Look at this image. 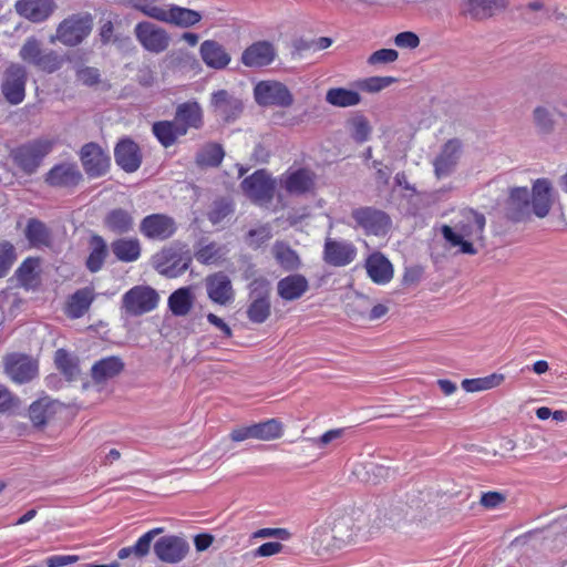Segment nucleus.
<instances>
[{
    "label": "nucleus",
    "instance_id": "680f3d73",
    "mask_svg": "<svg viewBox=\"0 0 567 567\" xmlns=\"http://www.w3.org/2000/svg\"><path fill=\"white\" fill-rule=\"evenodd\" d=\"M17 259L16 248L8 240L0 241V278L8 275Z\"/></svg>",
    "mask_w": 567,
    "mask_h": 567
},
{
    "label": "nucleus",
    "instance_id": "6ab92c4d",
    "mask_svg": "<svg viewBox=\"0 0 567 567\" xmlns=\"http://www.w3.org/2000/svg\"><path fill=\"white\" fill-rule=\"evenodd\" d=\"M177 230L176 221L166 214H151L140 224L141 234L151 240H166Z\"/></svg>",
    "mask_w": 567,
    "mask_h": 567
},
{
    "label": "nucleus",
    "instance_id": "a18cd8bd",
    "mask_svg": "<svg viewBox=\"0 0 567 567\" xmlns=\"http://www.w3.org/2000/svg\"><path fill=\"white\" fill-rule=\"evenodd\" d=\"M225 156L224 148L218 143L204 144L195 156V163L199 167H218Z\"/></svg>",
    "mask_w": 567,
    "mask_h": 567
},
{
    "label": "nucleus",
    "instance_id": "423d86ee",
    "mask_svg": "<svg viewBox=\"0 0 567 567\" xmlns=\"http://www.w3.org/2000/svg\"><path fill=\"white\" fill-rule=\"evenodd\" d=\"M247 318L252 323H264L271 315V284L265 277H257L248 285Z\"/></svg>",
    "mask_w": 567,
    "mask_h": 567
},
{
    "label": "nucleus",
    "instance_id": "39448f33",
    "mask_svg": "<svg viewBox=\"0 0 567 567\" xmlns=\"http://www.w3.org/2000/svg\"><path fill=\"white\" fill-rule=\"evenodd\" d=\"M93 24L94 18L90 12L72 13L58 24L51 42L59 41L65 47H76L91 34Z\"/></svg>",
    "mask_w": 567,
    "mask_h": 567
},
{
    "label": "nucleus",
    "instance_id": "473e14b6",
    "mask_svg": "<svg viewBox=\"0 0 567 567\" xmlns=\"http://www.w3.org/2000/svg\"><path fill=\"white\" fill-rule=\"evenodd\" d=\"M200 20V12L176 4H171L167 9L164 8L159 19L161 22L171 23L179 28H190Z\"/></svg>",
    "mask_w": 567,
    "mask_h": 567
},
{
    "label": "nucleus",
    "instance_id": "f257e3e1",
    "mask_svg": "<svg viewBox=\"0 0 567 567\" xmlns=\"http://www.w3.org/2000/svg\"><path fill=\"white\" fill-rule=\"evenodd\" d=\"M485 226L484 214L472 208H464L460 212L453 226L443 225L441 233L451 247H458V252L473 256L478 252L475 245L485 246Z\"/></svg>",
    "mask_w": 567,
    "mask_h": 567
},
{
    "label": "nucleus",
    "instance_id": "338daca9",
    "mask_svg": "<svg viewBox=\"0 0 567 567\" xmlns=\"http://www.w3.org/2000/svg\"><path fill=\"white\" fill-rule=\"evenodd\" d=\"M20 406V399L0 383V414L11 413Z\"/></svg>",
    "mask_w": 567,
    "mask_h": 567
},
{
    "label": "nucleus",
    "instance_id": "3c124183",
    "mask_svg": "<svg viewBox=\"0 0 567 567\" xmlns=\"http://www.w3.org/2000/svg\"><path fill=\"white\" fill-rule=\"evenodd\" d=\"M39 260L35 258H27L16 270V277L19 284L25 289H34L39 285V275L37 268Z\"/></svg>",
    "mask_w": 567,
    "mask_h": 567
},
{
    "label": "nucleus",
    "instance_id": "bb28decb",
    "mask_svg": "<svg viewBox=\"0 0 567 567\" xmlns=\"http://www.w3.org/2000/svg\"><path fill=\"white\" fill-rule=\"evenodd\" d=\"M276 58V49L268 41H257L246 48L241 54V63L248 68L269 65Z\"/></svg>",
    "mask_w": 567,
    "mask_h": 567
},
{
    "label": "nucleus",
    "instance_id": "e433bc0d",
    "mask_svg": "<svg viewBox=\"0 0 567 567\" xmlns=\"http://www.w3.org/2000/svg\"><path fill=\"white\" fill-rule=\"evenodd\" d=\"M152 133L165 148L173 146L179 137L186 135L184 126H179L175 120L153 123Z\"/></svg>",
    "mask_w": 567,
    "mask_h": 567
},
{
    "label": "nucleus",
    "instance_id": "58836bf2",
    "mask_svg": "<svg viewBox=\"0 0 567 567\" xmlns=\"http://www.w3.org/2000/svg\"><path fill=\"white\" fill-rule=\"evenodd\" d=\"M311 547L318 555L330 553L334 548H340L330 529L329 520L324 524L315 526L310 532Z\"/></svg>",
    "mask_w": 567,
    "mask_h": 567
},
{
    "label": "nucleus",
    "instance_id": "a878e982",
    "mask_svg": "<svg viewBox=\"0 0 567 567\" xmlns=\"http://www.w3.org/2000/svg\"><path fill=\"white\" fill-rule=\"evenodd\" d=\"M507 217L513 221L530 218V192L527 187H513L506 202Z\"/></svg>",
    "mask_w": 567,
    "mask_h": 567
},
{
    "label": "nucleus",
    "instance_id": "f03ea898",
    "mask_svg": "<svg viewBox=\"0 0 567 567\" xmlns=\"http://www.w3.org/2000/svg\"><path fill=\"white\" fill-rule=\"evenodd\" d=\"M371 513L362 508L336 511L329 517L330 529L339 546L365 539L372 534L370 526Z\"/></svg>",
    "mask_w": 567,
    "mask_h": 567
},
{
    "label": "nucleus",
    "instance_id": "412c9836",
    "mask_svg": "<svg viewBox=\"0 0 567 567\" xmlns=\"http://www.w3.org/2000/svg\"><path fill=\"white\" fill-rule=\"evenodd\" d=\"M80 159L90 177L104 175L110 167V156L96 143H86L81 147Z\"/></svg>",
    "mask_w": 567,
    "mask_h": 567
},
{
    "label": "nucleus",
    "instance_id": "4c0bfd02",
    "mask_svg": "<svg viewBox=\"0 0 567 567\" xmlns=\"http://www.w3.org/2000/svg\"><path fill=\"white\" fill-rule=\"evenodd\" d=\"M103 225L111 233L122 236L134 229V217L123 208H114L105 215Z\"/></svg>",
    "mask_w": 567,
    "mask_h": 567
},
{
    "label": "nucleus",
    "instance_id": "c03bdc74",
    "mask_svg": "<svg viewBox=\"0 0 567 567\" xmlns=\"http://www.w3.org/2000/svg\"><path fill=\"white\" fill-rule=\"evenodd\" d=\"M195 297L190 287H182L176 289L168 297V308L174 316L184 317L189 313L193 308Z\"/></svg>",
    "mask_w": 567,
    "mask_h": 567
},
{
    "label": "nucleus",
    "instance_id": "aec40b11",
    "mask_svg": "<svg viewBox=\"0 0 567 567\" xmlns=\"http://www.w3.org/2000/svg\"><path fill=\"white\" fill-rule=\"evenodd\" d=\"M351 216L367 234L379 236L385 235L389 230L390 218L382 210L372 207H360L352 210Z\"/></svg>",
    "mask_w": 567,
    "mask_h": 567
},
{
    "label": "nucleus",
    "instance_id": "e2e57ef3",
    "mask_svg": "<svg viewBox=\"0 0 567 567\" xmlns=\"http://www.w3.org/2000/svg\"><path fill=\"white\" fill-rule=\"evenodd\" d=\"M395 82L396 79L392 76H371L358 81L357 85L362 91L377 93Z\"/></svg>",
    "mask_w": 567,
    "mask_h": 567
},
{
    "label": "nucleus",
    "instance_id": "2f4dec72",
    "mask_svg": "<svg viewBox=\"0 0 567 567\" xmlns=\"http://www.w3.org/2000/svg\"><path fill=\"white\" fill-rule=\"evenodd\" d=\"M309 290V281L301 274H292L277 282V293L285 301L300 299Z\"/></svg>",
    "mask_w": 567,
    "mask_h": 567
},
{
    "label": "nucleus",
    "instance_id": "4be33fe9",
    "mask_svg": "<svg viewBox=\"0 0 567 567\" xmlns=\"http://www.w3.org/2000/svg\"><path fill=\"white\" fill-rule=\"evenodd\" d=\"M55 0H17L16 12L32 23H42L50 19L56 11Z\"/></svg>",
    "mask_w": 567,
    "mask_h": 567
},
{
    "label": "nucleus",
    "instance_id": "5701e85b",
    "mask_svg": "<svg viewBox=\"0 0 567 567\" xmlns=\"http://www.w3.org/2000/svg\"><path fill=\"white\" fill-rule=\"evenodd\" d=\"M357 257L355 246L346 240H336L327 237L323 247V260L333 267H344Z\"/></svg>",
    "mask_w": 567,
    "mask_h": 567
},
{
    "label": "nucleus",
    "instance_id": "a211bd4d",
    "mask_svg": "<svg viewBox=\"0 0 567 567\" xmlns=\"http://www.w3.org/2000/svg\"><path fill=\"white\" fill-rule=\"evenodd\" d=\"M156 557L166 564L182 561L189 551L188 542L177 535H166L158 538L153 545Z\"/></svg>",
    "mask_w": 567,
    "mask_h": 567
},
{
    "label": "nucleus",
    "instance_id": "37998d69",
    "mask_svg": "<svg viewBox=\"0 0 567 567\" xmlns=\"http://www.w3.org/2000/svg\"><path fill=\"white\" fill-rule=\"evenodd\" d=\"M558 111L555 107L538 105L533 110V123L542 135H549L555 131Z\"/></svg>",
    "mask_w": 567,
    "mask_h": 567
},
{
    "label": "nucleus",
    "instance_id": "0eeeda50",
    "mask_svg": "<svg viewBox=\"0 0 567 567\" xmlns=\"http://www.w3.org/2000/svg\"><path fill=\"white\" fill-rule=\"evenodd\" d=\"M19 56L25 63L45 73L56 72L64 63L62 55L54 50H43L41 41L34 37H29L24 41Z\"/></svg>",
    "mask_w": 567,
    "mask_h": 567
},
{
    "label": "nucleus",
    "instance_id": "5fc2aeb1",
    "mask_svg": "<svg viewBox=\"0 0 567 567\" xmlns=\"http://www.w3.org/2000/svg\"><path fill=\"white\" fill-rule=\"evenodd\" d=\"M54 402L49 398L33 402L29 408V417L34 426H43L52 417Z\"/></svg>",
    "mask_w": 567,
    "mask_h": 567
},
{
    "label": "nucleus",
    "instance_id": "6e6552de",
    "mask_svg": "<svg viewBox=\"0 0 567 567\" xmlns=\"http://www.w3.org/2000/svg\"><path fill=\"white\" fill-rule=\"evenodd\" d=\"M159 301L158 292L150 286H135L122 297V309L131 317L153 311Z\"/></svg>",
    "mask_w": 567,
    "mask_h": 567
},
{
    "label": "nucleus",
    "instance_id": "f3484780",
    "mask_svg": "<svg viewBox=\"0 0 567 567\" xmlns=\"http://www.w3.org/2000/svg\"><path fill=\"white\" fill-rule=\"evenodd\" d=\"M3 365L6 374L18 384L30 382L38 374V363L25 354H7Z\"/></svg>",
    "mask_w": 567,
    "mask_h": 567
},
{
    "label": "nucleus",
    "instance_id": "49530a36",
    "mask_svg": "<svg viewBox=\"0 0 567 567\" xmlns=\"http://www.w3.org/2000/svg\"><path fill=\"white\" fill-rule=\"evenodd\" d=\"M90 247L91 251L85 265L91 272H97L102 269L109 255L107 245L102 236L93 235L90 240Z\"/></svg>",
    "mask_w": 567,
    "mask_h": 567
},
{
    "label": "nucleus",
    "instance_id": "052dcab7",
    "mask_svg": "<svg viewBox=\"0 0 567 567\" xmlns=\"http://www.w3.org/2000/svg\"><path fill=\"white\" fill-rule=\"evenodd\" d=\"M272 237V230L269 225H262L258 228L250 229L245 238L246 244L251 249H258Z\"/></svg>",
    "mask_w": 567,
    "mask_h": 567
},
{
    "label": "nucleus",
    "instance_id": "c85d7f7f",
    "mask_svg": "<svg viewBox=\"0 0 567 567\" xmlns=\"http://www.w3.org/2000/svg\"><path fill=\"white\" fill-rule=\"evenodd\" d=\"M281 186L290 195H303L315 187V175L307 168L287 172L280 179Z\"/></svg>",
    "mask_w": 567,
    "mask_h": 567
},
{
    "label": "nucleus",
    "instance_id": "cd10ccee",
    "mask_svg": "<svg viewBox=\"0 0 567 567\" xmlns=\"http://www.w3.org/2000/svg\"><path fill=\"white\" fill-rule=\"evenodd\" d=\"M214 112L224 121H235L243 112V102L229 94L226 90H219L212 95Z\"/></svg>",
    "mask_w": 567,
    "mask_h": 567
},
{
    "label": "nucleus",
    "instance_id": "6e6d98bb",
    "mask_svg": "<svg viewBox=\"0 0 567 567\" xmlns=\"http://www.w3.org/2000/svg\"><path fill=\"white\" fill-rule=\"evenodd\" d=\"M505 380L502 373H492L489 375L476 379H464L461 383L466 392H478L494 389L501 385Z\"/></svg>",
    "mask_w": 567,
    "mask_h": 567
},
{
    "label": "nucleus",
    "instance_id": "393cba45",
    "mask_svg": "<svg viewBox=\"0 0 567 567\" xmlns=\"http://www.w3.org/2000/svg\"><path fill=\"white\" fill-rule=\"evenodd\" d=\"M205 286L208 298L215 303L225 306L234 299L235 291L231 280L224 271L207 276Z\"/></svg>",
    "mask_w": 567,
    "mask_h": 567
},
{
    "label": "nucleus",
    "instance_id": "c9c22d12",
    "mask_svg": "<svg viewBox=\"0 0 567 567\" xmlns=\"http://www.w3.org/2000/svg\"><path fill=\"white\" fill-rule=\"evenodd\" d=\"M111 251L118 261L134 262L142 254V245L136 237H121L111 243Z\"/></svg>",
    "mask_w": 567,
    "mask_h": 567
},
{
    "label": "nucleus",
    "instance_id": "7c9ffc66",
    "mask_svg": "<svg viewBox=\"0 0 567 567\" xmlns=\"http://www.w3.org/2000/svg\"><path fill=\"white\" fill-rule=\"evenodd\" d=\"M174 120L179 126H184L186 134L189 128L199 130L204 125L202 106L197 101L181 103L176 107Z\"/></svg>",
    "mask_w": 567,
    "mask_h": 567
},
{
    "label": "nucleus",
    "instance_id": "a19ab883",
    "mask_svg": "<svg viewBox=\"0 0 567 567\" xmlns=\"http://www.w3.org/2000/svg\"><path fill=\"white\" fill-rule=\"evenodd\" d=\"M124 370V362L121 358L112 355L96 361L92 369L91 375L95 383H103L109 379H113Z\"/></svg>",
    "mask_w": 567,
    "mask_h": 567
},
{
    "label": "nucleus",
    "instance_id": "dca6fc26",
    "mask_svg": "<svg viewBox=\"0 0 567 567\" xmlns=\"http://www.w3.org/2000/svg\"><path fill=\"white\" fill-rule=\"evenodd\" d=\"M43 178L50 187L73 189L83 182V174L76 163L61 162L53 165Z\"/></svg>",
    "mask_w": 567,
    "mask_h": 567
},
{
    "label": "nucleus",
    "instance_id": "f704fd0d",
    "mask_svg": "<svg viewBox=\"0 0 567 567\" xmlns=\"http://www.w3.org/2000/svg\"><path fill=\"white\" fill-rule=\"evenodd\" d=\"M365 268L371 280L379 285L389 282L393 277L392 264L380 252L369 256Z\"/></svg>",
    "mask_w": 567,
    "mask_h": 567
},
{
    "label": "nucleus",
    "instance_id": "b1692460",
    "mask_svg": "<svg viewBox=\"0 0 567 567\" xmlns=\"http://www.w3.org/2000/svg\"><path fill=\"white\" fill-rule=\"evenodd\" d=\"M554 203L553 184L547 178H538L530 190V210L538 218L546 217Z\"/></svg>",
    "mask_w": 567,
    "mask_h": 567
},
{
    "label": "nucleus",
    "instance_id": "0e129e2a",
    "mask_svg": "<svg viewBox=\"0 0 567 567\" xmlns=\"http://www.w3.org/2000/svg\"><path fill=\"white\" fill-rule=\"evenodd\" d=\"M234 213V207L230 202L226 199L215 200L210 210L208 212V220L213 225L221 223L226 217Z\"/></svg>",
    "mask_w": 567,
    "mask_h": 567
},
{
    "label": "nucleus",
    "instance_id": "f8f14e48",
    "mask_svg": "<svg viewBox=\"0 0 567 567\" xmlns=\"http://www.w3.org/2000/svg\"><path fill=\"white\" fill-rule=\"evenodd\" d=\"M192 257L188 251L174 248L163 249L155 256V269L166 278H176L183 275L190 266Z\"/></svg>",
    "mask_w": 567,
    "mask_h": 567
},
{
    "label": "nucleus",
    "instance_id": "1a4fd4ad",
    "mask_svg": "<svg viewBox=\"0 0 567 567\" xmlns=\"http://www.w3.org/2000/svg\"><path fill=\"white\" fill-rule=\"evenodd\" d=\"M28 81L27 69L19 63H11L2 74L1 92L6 101L12 105L20 104L25 97Z\"/></svg>",
    "mask_w": 567,
    "mask_h": 567
},
{
    "label": "nucleus",
    "instance_id": "9b49d317",
    "mask_svg": "<svg viewBox=\"0 0 567 567\" xmlns=\"http://www.w3.org/2000/svg\"><path fill=\"white\" fill-rule=\"evenodd\" d=\"M254 96L260 106L288 107L293 103L289 89L277 81H261L254 89Z\"/></svg>",
    "mask_w": 567,
    "mask_h": 567
},
{
    "label": "nucleus",
    "instance_id": "13d9d810",
    "mask_svg": "<svg viewBox=\"0 0 567 567\" xmlns=\"http://www.w3.org/2000/svg\"><path fill=\"white\" fill-rule=\"evenodd\" d=\"M159 0H118L123 6L131 7L148 18L159 21L164 8L158 7Z\"/></svg>",
    "mask_w": 567,
    "mask_h": 567
},
{
    "label": "nucleus",
    "instance_id": "4468645a",
    "mask_svg": "<svg viewBox=\"0 0 567 567\" xmlns=\"http://www.w3.org/2000/svg\"><path fill=\"white\" fill-rule=\"evenodd\" d=\"M509 0H462L458 14L464 19L481 22L505 11Z\"/></svg>",
    "mask_w": 567,
    "mask_h": 567
},
{
    "label": "nucleus",
    "instance_id": "9d476101",
    "mask_svg": "<svg viewBox=\"0 0 567 567\" xmlns=\"http://www.w3.org/2000/svg\"><path fill=\"white\" fill-rule=\"evenodd\" d=\"M462 154V141L456 137L447 140L432 162L435 177L442 179L451 176L456 171Z\"/></svg>",
    "mask_w": 567,
    "mask_h": 567
},
{
    "label": "nucleus",
    "instance_id": "79ce46f5",
    "mask_svg": "<svg viewBox=\"0 0 567 567\" xmlns=\"http://www.w3.org/2000/svg\"><path fill=\"white\" fill-rule=\"evenodd\" d=\"M162 533L163 528L161 527L148 530L142 535L133 546L121 548L117 553V557L120 559H126L131 556L135 557L136 559L146 557L151 551L154 538Z\"/></svg>",
    "mask_w": 567,
    "mask_h": 567
},
{
    "label": "nucleus",
    "instance_id": "603ef678",
    "mask_svg": "<svg viewBox=\"0 0 567 567\" xmlns=\"http://www.w3.org/2000/svg\"><path fill=\"white\" fill-rule=\"evenodd\" d=\"M54 362L58 370L65 377L68 381L75 380L80 373L79 360L64 349H59L55 351Z\"/></svg>",
    "mask_w": 567,
    "mask_h": 567
},
{
    "label": "nucleus",
    "instance_id": "864d4df0",
    "mask_svg": "<svg viewBox=\"0 0 567 567\" xmlns=\"http://www.w3.org/2000/svg\"><path fill=\"white\" fill-rule=\"evenodd\" d=\"M226 252L225 246L210 241L195 251V258L203 265H216L224 260Z\"/></svg>",
    "mask_w": 567,
    "mask_h": 567
},
{
    "label": "nucleus",
    "instance_id": "4d7b16f0",
    "mask_svg": "<svg viewBox=\"0 0 567 567\" xmlns=\"http://www.w3.org/2000/svg\"><path fill=\"white\" fill-rule=\"evenodd\" d=\"M255 439L260 441H271L282 435V425L276 419L252 424Z\"/></svg>",
    "mask_w": 567,
    "mask_h": 567
},
{
    "label": "nucleus",
    "instance_id": "ddd939ff",
    "mask_svg": "<svg viewBox=\"0 0 567 567\" xmlns=\"http://www.w3.org/2000/svg\"><path fill=\"white\" fill-rule=\"evenodd\" d=\"M245 195L257 204H268L275 194V182L265 169H258L241 182Z\"/></svg>",
    "mask_w": 567,
    "mask_h": 567
},
{
    "label": "nucleus",
    "instance_id": "09e8293b",
    "mask_svg": "<svg viewBox=\"0 0 567 567\" xmlns=\"http://www.w3.org/2000/svg\"><path fill=\"white\" fill-rule=\"evenodd\" d=\"M272 254L277 262L287 271L297 270L301 265L298 254L284 241L274 244Z\"/></svg>",
    "mask_w": 567,
    "mask_h": 567
},
{
    "label": "nucleus",
    "instance_id": "de8ad7c7",
    "mask_svg": "<svg viewBox=\"0 0 567 567\" xmlns=\"http://www.w3.org/2000/svg\"><path fill=\"white\" fill-rule=\"evenodd\" d=\"M326 101L336 107H350L361 102V95L353 90L331 87L326 93Z\"/></svg>",
    "mask_w": 567,
    "mask_h": 567
},
{
    "label": "nucleus",
    "instance_id": "bf43d9fd",
    "mask_svg": "<svg viewBox=\"0 0 567 567\" xmlns=\"http://www.w3.org/2000/svg\"><path fill=\"white\" fill-rule=\"evenodd\" d=\"M364 481L370 484H380L386 481L393 472L384 464L371 461L364 464Z\"/></svg>",
    "mask_w": 567,
    "mask_h": 567
},
{
    "label": "nucleus",
    "instance_id": "72a5a7b5",
    "mask_svg": "<svg viewBox=\"0 0 567 567\" xmlns=\"http://www.w3.org/2000/svg\"><path fill=\"white\" fill-rule=\"evenodd\" d=\"M200 56L205 64L212 69L220 70L230 62V55L225 48L215 40H206L200 44Z\"/></svg>",
    "mask_w": 567,
    "mask_h": 567
},
{
    "label": "nucleus",
    "instance_id": "69168bd1",
    "mask_svg": "<svg viewBox=\"0 0 567 567\" xmlns=\"http://www.w3.org/2000/svg\"><path fill=\"white\" fill-rule=\"evenodd\" d=\"M370 301L368 297L357 295L351 301L346 305V312L349 317L354 319L364 318L368 313Z\"/></svg>",
    "mask_w": 567,
    "mask_h": 567
},
{
    "label": "nucleus",
    "instance_id": "774afa93",
    "mask_svg": "<svg viewBox=\"0 0 567 567\" xmlns=\"http://www.w3.org/2000/svg\"><path fill=\"white\" fill-rule=\"evenodd\" d=\"M351 126H352V137L355 142L363 143V142L368 141L370 133H371V127L369 125L368 120L364 116H362V115L355 116L351 121Z\"/></svg>",
    "mask_w": 567,
    "mask_h": 567
},
{
    "label": "nucleus",
    "instance_id": "ea45409f",
    "mask_svg": "<svg viewBox=\"0 0 567 567\" xmlns=\"http://www.w3.org/2000/svg\"><path fill=\"white\" fill-rule=\"evenodd\" d=\"M24 236L33 248L50 247L52 244V233L50 228L38 218L28 219Z\"/></svg>",
    "mask_w": 567,
    "mask_h": 567
},
{
    "label": "nucleus",
    "instance_id": "c756f323",
    "mask_svg": "<svg viewBox=\"0 0 567 567\" xmlns=\"http://www.w3.org/2000/svg\"><path fill=\"white\" fill-rule=\"evenodd\" d=\"M116 164L127 173L137 171L142 163V154L138 145L130 140H122L114 150Z\"/></svg>",
    "mask_w": 567,
    "mask_h": 567
},
{
    "label": "nucleus",
    "instance_id": "20e7f679",
    "mask_svg": "<svg viewBox=\"0 0 567 567\" xmlns=\"http://www.w3.org/2000/svg\"><path fill=\"white\" fill-rule=\"evenodd\" d=\"M411 509V506L402 501L382 502L375 508H368V513L372 514L370 517L372 534L383 527L392 529L404 528L414 518L413 516L410 517Z\"/></svg>",
    "mask_w": 567,
    "mask_h": 567
},
{
    "label": "nucleus",
    "instance_id": "7ed1b4c3",
    "mask_svg": "<svg viewBox=\"0 0 567 567\" xmlns=\"http://www.w3.org/2000/svg\"><path fill=\"white\" fill-rule=\"evenodd\" d=\"M56 142L50 137H38L12 148L9 153L13 164L24 174L32 175L43 159L53 151Z\"/></svg>",
    "mask_w": 567,
    "mask_h": 567
},
{
    "label": "nucleus",
    "instance_id": "2eb2a0df",
    "mask_svg": "<svg viewBox=\"0 0 567 567\" xmlns=\"http://www.w3.org/2000/svg\"><path fill=\"white\" fill-rule=\"evenodd\" d=\"M134 34L146 51L156 54L164 52L171 43L168 32L150 21L138 22L134 28Z\"/></svg>",
    "mask_w": 567,
    "mask_h": 567
},
{
    "label": "nucleus",
    "instance_id": "8fccbe9b",
    "mask_svg": "<svg viewBox=\"0 0 567 567\" xmlns=\"http://www.w3.org/2000/svg\"><path fill=\"white\" fill-rule=\"evenodd\" d=\"M93 301L91 290L84 288L76 290L69 299L66 315L70 318H81L90 308Z\"/></svg>",
    "mask_w": 567,
    "mask_h": 567
}]
</instances>
